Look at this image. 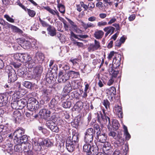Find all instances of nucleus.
I'll return each instance as SVG.
<instances>
[{"label":"nucleus","mask_w":155,"mask_h":155,"mask_svg":"<svg viewBox=\"0 0 155 155\" xmlns=\"http://www.w3.org/2000/svg\"><path fill=\"white\" fill-rule=\"evenodd\" d=\"M54 78L50 77L46 78V81L49 84H51L54 82Z\"/></svg>","instance_id":"obj_58"},{"label":"nucleus","mask_w":155,"mask_h":155,"mask_svg":"<svg viewBox=\"0 0 155 155\" xmlns=\"http://www.w3.org/2000/svg\"><path fill=\"white\" fill-rule=\"evenodd\" d=\"M30 56L27 53H17L15 55V59L21 62H24L28 60V58Z\"/></svg>","instance_id":"obj_10"},{"label":"nucleus","mask_w":155,"mask_h":155,"mask_svg":"<svg viewBox=\"0 0 155 155\" xmlns=\"http://www.w3.org/2000/svg\"><path fill=\"white\" fill-rule=\"evenodd\" d=\"M51 91L49 89L43 88L41 90L42 98L44 101H48L50 99V94Z\"/></svg>","instance_id":"obj_9"},{"label":"nucleus","mask_w":155,"mask_h":155,"mask_svg":"<svg viewBox=\"0 0 155 155\" xmlns=\"http://www.w3.org/2000/svg\"><path fill=\"white\" fill-rule=\"evenodd\" d=\"M107 25V23L106 21H101L98 22L97 24V26L101 27L102 26H105Z\"/></svg>","instance_id":"obj_57"},{"label":"nucleus","mask_w":155,"mask_h":155,"mask_svg":"<svg viewBox=\"0 0 155 155\" xmlns=\"http://www.w3.org/2000/svg\"><path fill=\"white\" fill-rule=\"evenodd\" d=\"M94 130H97V131L102 132V129L101 128L99 125L97 124H95L94 125Z\"/></svg>","instance_id":"obj_54"},{"label":"nucleus","mask_w":155,"mask_h":155,"mask_svg":"<svg viewBox=\"0 0 155 155\" xmlns=\"http://www.w3.org/2000/svg\"><path fill=\"white\" fill-rule=\"evenodd\" d=\"M97 121L101 124H106L107 128H109L111 126L110 123V118L105 115H103L101 113L97 114Z\"/></svg>","instance_id":"obj_3"},{"label":"nucleus","mask_w":155,"mask_h":155,"mask_svg":"<svg viewBox=\"0 0 155 155\" xmlns=\"http://www.w3.org/2000/svg\"><path fill=\"white\" fill-rule=\"evenodd\" d=\"M116 88L114 87H110L107 90V93L110 96L108 97L110 101L113 100L114 98V96L116 94Z\"/></svg>","instance_id":"obj_16"},{"label":"nucleus","mask_w":155,"mask_h":155,"mask_svg":"<svg viewBox=\"0 0 155 155\" xmlns=\"http://www.w3.org/2000/svg\"><path fill=\"white\" fill-rule=\"evenodd\" d=\"M40 140L38 139V138L34 139L32 140V145L34 146H35L36 148V149H37L38 148V147L39 145L40 142Z\"/></svg>","instance_id":"obj_46"},{"label":"nucleus","mask_w":155,"mask_h":155,"mask_svg":"<svg viewBox=\"0 0 155 155\" xmlns=\"http://www.w3.org/2000/svg\"><path fill=\"white\" fill-rule=\"evenodd\" d=\"M39 145L38 148L37 149L38 150H40L41 148V146L50 147L53 144L49 140L45 139L43 140L41 139H40Z\"/></svg>","instance_id":"obj_12"},{"label":"nucleus","mask_w":155,"mask_h":155,"mask_svg":"<svg viewBox=\"0 0 155 155\" xmlns=\"http://www.w3.org/2000/svg\"><path fill=\"white\" fill-rule=\"evenodd\" d=\"M81 25L83 26L85 30H86L87 28H89L87 23L86 24L84 22L82 21L81 22Z\"/></svg>","instance_id":"obj_59"},{"label":"nucleus","mask_w":155,"mask_h":155,"mask_svg":"<svg viewBox=\"0 0 155 155\" xmlns=\"http://www.w3.org/2000/svg\"><path fill=\"white\" fill-rule=\"evenodd\" d=\"M4 17L8 21L10 22L14 23L15 22L13 18H11L8 15H4Z\"/></svg>","instance_id":"obj_50"},{"label":"nucleus","mask_w":155,"mask_h":155,"mask_svg":"<svg viewBox=\"0 0 155 155\" xmlns=\"http://www.w3.org/2000/svg\"><path fill=\"white\" fill-rule=\"evenodd\" d=\"M44 8L52 15H57L58 17H59V13L57 10L56 9L55 10H54L48 6L45 7Z\"/></svg>","instance_id":"obj_31"},{"label":"nucleus","mask_w":155,"mask_h":155,"mask_svg":"<svg viewBox=\"0 0 155 155\" xmlns=\"http://www.w3.org/2000/svg\"><path fill=\"white\" fill-rule=\"evenodd\" d=\"M70 35L71 39V38H75L78 39V40H80V39L78 38V37H79L80 38H85L88 37V36L87 35H78L74 34L72 31H71L70 32Z\"/></svg>","instance_id":"obj_28"},{"label":"nucleus","mask_w":155,"mask_h":155,"mask_svg":"<svg viewBox=\"0 0 155 155\" xmlns=\"http://www.w3.org/2000/svg\"><path fill=\"white\" fill-rule=\"evenodd\" d=\"M46 125L52 131L58 133L59 131L58 127L56 124L51 120H49L46 122Z\"/></svg>","instance_id":"obj_7"},{"label":"nucleus","mask_w":155,"mask_h":155,"mask_svg":"<svg viewBox=\"0 0 155 155\" xmlns=\"http://www.w3.org/2000/svg\"><path fill=\"white\" fill-rule=\"evenodd\" d=\"M22 85L26 88L31 89L33 87L32 84L30 82L25 81L23 82Z\"/></svg>","instance_id":"obj_45"},{"label":"nucleus","mask_w":155,"mask_h":155,"mask_svg":"<svg viewBox=\"0 0 155 155\" xmlns=\"http://www.w3.org/2000/svg\"><path fill=\"white\" fill-rule=\"evenodd\" d=\"M39 21L42 26L44 27L48 28L49 26H51V25H49L46 22L41 20L40 18H39Z\"/></svg>","instance_id":"obj_51"},{"label":"nucleus","mask_w":155,"mask_h":155,"mask_svg":"<svg viewBox=\"0 0 155 155\" xmlns=\"http://www.w3.org/2000/svg\"><path fill=\"white\" fill-rule=\"evenodd\" d=\"M117 134L114 131H110L108 133V135L110 136H111L113 137L116 138Z\"/></svg>","instance_id":"obj_56"},{"label":"nucleus","mask_w":155,"mask_h":155,"mask_svg":"<svg viewBox=\"0 0 155 155\" xmlns=\"http://www.w3.org/2000/svg\"><path fill=\"white\" fill-rule=\"evenodd\" d=\"M3 148H4L8 153L10 154L12 153L13 151V144L9 140H7L6 142L5 143L3 146Z\"/></svg>","instance_id":"obj_13"},{"label":"nucleus","mask_w":155,"mask_h":155,"mask_svg":"<svg viewBox=\"0 0 155 155\" xmlns=\"http://www.w3.org/2000/svg\"><path fill=\"white\" fill-rule=\"evenodd\" d=\"M57 103V101L55 98H53L51 100L50 103L49 104V106L51 108H52L54 107Z\"/></svg>","instance_id":"obj_43"},{"label":"nucleus","mask_w":155,"mask_h":155,"mask_svg":"<svg viewBox=\"0 0 155 155\" xmlns=\"http://www.w3.org/2000/svg\"><path fill=\"white\" fill-rule=\"evenodd\" d=\"M26 62L25 64L26 67L28 68H32L33 66L36 63L35 62V63L32 62V61H31V58L30 56L28 58V60H26Z\"/></svg>","instance_id":"obj_30"},{"label":"nucleus","mask_w":155,"mask_h":155,"mask_svg":"<svg viewBox=\"0 0 155 155\" xmlns=\"http://www.w3.org/2000/svg\"><path fill=\"white\" fill-rule=\"evenodd\" d=\"M67 140H70V141H71L76 144V143L78 141V135L76 134L73 135L72 137L70 136L68 137Z\"/></svg>","instance_id":"obj_32"},{"label":"nucleus","mask_w":155,"mask_h":155,"mask_svg":"<svg viewBox=\"0 0 155 155\" xmlns=\"http://www.w3.org/2000/svg\"><path fill=\"white\" fill-rule=\"evenodd\" d=\"M28 140V137L26 135L24 134L19 139H18V144L25 143Z\"/></svg>","instance_id":"obj_37"},{"label":"nucleus","mask_w":155,"mask_h":155,"mask_svg":"<svg viewBox=\"0 0 155 155\" xmlns=\"http://www.w3.org/2000/svg\"><path fill=\"white\" fill-rule=\"evenodd\" d=\"M27 100L24 99H21L18 101H14L13 103H12L11 106L13 109L18 108L17 107L14 106V104H17V106L19 107V108H22L24 107L26 105L27 103Z\"/></svg>","instance_id":"obj_5"},{"label":"nucleus","mask_w":155,"mask_h":155,"mask_svg":"<svg viewBox=\"0 0 155 155\" xmlns=\"http://www.w3.org/2000/svg\"><path fill=\"white\" fill-rule=\"evenodd\" d=\"M120 124L117 120H112V127L115 130H117L118 129Z\"/></svg>","instance_id":"obj_41"},{"label":"nucleus","mask_w":155,"mask_h":155,"mask_svg":"<svg viewBox=\"0 0 155 155\" xmlns=\"http://www.w3.org/2000/svg\"><path fill=\"white\" fill-rule=\"evenodd\" d=\"M108 71L109 74L111 75L110 79L108 81L107 84L109 86L111 85L114 83V79L117 77V74H118V72L117 71H112V68L108 69Z\"/></svg>","instance_id":"obj_11"},{"label":"nucleus","mask_w":155,"mask_h":155,"mask_svg":"<svg viewBox=\"0 0 155 155\" xmlns=\"http://www.w3.org/2000/svg\"><path fill=\"white\" fill-rule=\"evenodd\" d=\"M94 44H91L88 47V51L89 52L93 51L98 49L100 48L99 42L95 40Z\"/></svg>","instance_id":"obj_15"},{"label":"nucleus","mask_w":155,"mask_h":155,"mask_svg":"<svg viewBox=\"0 0 155 155\" xmlns=\"http://www.w3.org/2000/svg\"><path fill=\"white\" fill-rule=\"evenodd\" d=\"M114 109L115 111L118 113V115L120 118H122L123 117V113L122 109L121 106L118 105H115L114 106Z\"/></svg>","instance_id":"obj_29"},{"label":"nucleus","mask_w":155,"mask_h":155,"mask_svg":"<svg viewBox=\"0 0 155 155\" xmlns=\"http://www.w3.org/2000/svg\"><path fill=\"white\" fill-rule=\"evenodd\" d=\"M69 77H72L73 78H76L79 75L78 72L74 71H71L68 72Z\"/></svg>","instance_id":"obj_42"},{"label":"nucleus","mask_w":155,"mask_h":155,"mask_svg":"<svg viewBox=\"0 0 155 155\" xmlns=\"http://www.w3.org/2000/svg\"><path fill=\"white\" fill-rule=\"evenodd\" d=\"M58 7L59 8V10L60 12L62 13H65V9L64 5L60 4L58 5Z\"/></svg>","instance_id":"obj_49"},{"label":"nucleus","mask_w":155,"mask_h":155,"mask_svg":"<svg viewBox=\"0 0 155 155\" xmlns=\"http://www.w3.org/2000/svg\"><path fill=\"white\" fill-rule=\"evenodd\" d=\"M97 2L96 4V6L101 9H102L104 6H105L103 3H108V1L107 0H97Z\"/></svg>","instance_id":"obj_26"},{"label":"nucleus","mask_w":155,"mask_h":155,"mask_svg":"<svg viewBox=\"0 0 155 155\" xmlns=\"http://www.w3.org/2000/svg\"><path fill=\"white\" fill-rule=\"evenodd\" d=\"M11 130L7 127L5 131V132H4L3 133V135H4L5 134H7V136H8V137H10L11 136V134H9L11 132Z\"/></svg>","instance_id":"obj_55"},{"label":"nucleus","mask_w":155,"mask_h":155,"mask_svg":"<svg viewBox=\"0 0 155 155\" xmlns=\"http://www.w3.org/2000/svg\"><path fill=\"white\" fill-rule=\"evenodd\" d=\"M8 73V81L13 82L17 79V76L15 71L12 68L10 69Z\"/></svg>","instance_id":"obj_8"},{"label":"nucleus","mask_w":155,"mask_h":155,"mask_svg":"<svg viewBox=\"0 0 155 155\" xmlns=\"http://www.w3.org/2000/svg\"><path fill=\"white\" fill-rule=\"evenodd\" d=\"M14 26L9 23L8 22H6V24L5 25V26L6 27H7L8 28H10L12 29L14 27Z\"/></svg>","instance_id":"obj_64"},{"label":"nucleus","mask_w":155,"mask_h":155,"mask_svg":"<svg viewBox=\"0 0 155 155\" xmlns=\"http://www.w3.org/2000/svg\"><path fill=\"white\" fill-rule=\"evenodd\" d=\"M29 15L31 17H33L35 15V12L33 10L27 8V10Z\"/></svg>","instance_id":"obj_52"},{"label":"nucleus","mask_w":155,"mask_h":155,"mask_svg":"<svg viewBox=\"0 0 155 155\" xmlns=\"http://www.w3.org/2000/svg\"><path fill=\"white\" fill-rule=\"evenodd\" d=\"M24 152L25 155H33V152L29 148V146H26L25 148L24 149Z\"/></svg>","instance_id":"obj_40"},{"label":"nucleus","mask_w":155,"mask_h":155,"mask_svg":"<svg viewBox=\"0 0 155 155\" xmlns=\"http://www.w3.org/2000/svg\"><path fill=\"white\" fill-rule=\"evenodd\" d=\"M15 92L14 91H12V90H8L6 92V93L9 95V96H11L12 95V96H14V93Z\"/></svg>","instance_id":"obj_63"},{"label":"nucleus","mask_w":155,"mask_h":155,"mask_svg":"<svg viewBox=\"0 0 155 155\" xmlns=\"http://www.w3.org/2000/svg\"><path fill=\"white\" fill-rule=\"evenodd\" d=\"M115 28L112 26H108L105 27L103 29L104 31L106 32L105 36L106 37L108 34H112L115 30Z\"/></svg>","instance_id":"obj_23"},{"label":"nucleus","mask_w":155,"mask_h":155,"mask_svg":"<svg viewBox=\"0 0 155 155\" xmlns=\"http://www.w3.org/2000/svg\"><path fill=\"white\" fill-rule=\"evenodd\" d=\"M75 144L70 140H67L66 141V147L67 150L70 152H73L75 148Z\"/></svg>","instance_id":"obj_20"},{"label":"nucleus","mask_w":155,"mask_h":155,"mask_svg":"<svg viewBox=\"0 0 155 155\" xmlns=\"http://www.w3.org/2000/svg\"><path fill=\"white\" fill-rule=\"evenodd\" d=\"M26 146H23L20 144L15 145L14 147V150L15 151L19 153L24 152V149L25 148Z\"/></svg>","instance_id":"obj_25"},{"label":"nucleus","mask_w":155,"mask_h":155,"mask_svg":"<svg viewBox=\"0 0 155 155\" xmlns=\"http://www.w3.org/2000/svg\"><path fill=\"white\" fill-rule=\"evenodd\" d=\"M39 104L38 101L34 98L31 97L28 100L27 107L30 111H35L39 108Z\"/></svg>","instance_id":"obj_1"},{"label":"nucleus","mask_w":155,"mask_h":155,"mask_svg":"<svg viewBox=\"0 0 155 155\" xmlns=\"http://www.w3.org/2000/svg\"><path fill=\"white\" fill-rule=\"evenodd\" d=\"M44 56L43 54L41 52H38L36 53L34 57V61L35 63H41L44 60Z\"/></svg>","instance_id":"obj_18"},{"label":"nucleus","mask_w":155,"mask_h":155,"mask_svg":"<svg viewBox=\"0 0 155 155\" xmlns=\"http://www.w3.org/2000/svg\"><path fill=\"white\" fill-rule=\"evenodd\" d=\"M96 17L94 16L90 17L88 19V21L91 22L94 21L96 20Z\"/></svg>","instance_id":"obj_62"},{"label":"nucleus","mask_w":155,"mask_h":155,"mask_svg":"<svg viewBox=\"0 0 155 155\" xmlns=\"http://www.w3.org/2000/svg\"><path fill=\"white\" fill-rule=\"evenodd\" d=\"M12 30L15 32L18 33L19 34H21L23 33L22 30L15 26L13 28Z\"/></svg>","instance_id":"obj_53"},{"label":"nucleus","mask_w":155,"mask_h":155,"mask_svg":"<svg viewBox=\"0 0 155 155\" xmlns=\"http://www.w3.org/2000/svg\"><path fill=\"white\" fill-rule=\"evenodd\" d=\"M98 152V149L97 146L92 145L87 155H96Z\"/></svg>","instance_id":"obj_22"},{"label":"nucleus","mask_w":155,"mask_h":155,"mask_svg":"<svg viewBox=\"0 0 155 155\" xmlns=\"http://www.w3.org/2000/svg\"><path fill=\"white\" fill-rule=\"evenodd\" d=\"M90 5V6H89V10L92 11V9H93L95 7V5L93 3H90L88 4V6H89Z\"/></svg>","instance_id":"obj_61"},{"label":"nucleus","mask_w":155,"mask_h":155,"mask_svg":"<svg viewBox=\"0 0 155 155\" xmlns=\"http://www.w3.org/2000/svg\"><path fill=\"white\" fill-rule=\"evenodd\" d=\"M7 100V97L4 94H0V107L5 105Z\"/></svg>","instance_id":"obj_24"},{"label":"nucleus","mask_w":155,"mask_h":155,"mask_svg":"<svg viewBox=\"0 0 155 155\" xmlns=\"http://www.w3.org/2000/svg\"><path fill=\"white\" fill-rule=\"evenodd\" d=\"M18 75L21 77H24L27 73V70L25 69L22 68L18 70Z\"/></svg>","instance_id":"obj_34"},{"label":"nucleus","mask_w":155,"mask_h":155,"mask_svg":"<svg viewBox=\"0 0 155 155\" xmlns=\"http://www.w3.org/2000/svg\"><path fill=\"white\" fill-rule=\"evenodd\" d=\"M21 94L19 91H17L14 93V96H12V98L15 100V99L19 98L21 96Z\"/></svg>","instance_id":"obj_48"},{"label":"nucleus","mask_w":155,"mask_h":155,"mask_svg":"<svg viewBox=\"0 0 155 155\" xmlns=\"http://www.w3.org/2000/svg\"><path fill=\"white\" fill-rule=\"evenodd\" d=\"M95 131L92 128L86 130L84 133V141L85 143H91L93 141Z\"/></svg>","instance_id":"obj_2"},{"label":"nucleus","mask_w":155,"mask_h":155,"mask_svg":"<svg viewBox=\"0 0 155 155\" xmlns=\"http://www.w3.org/2000/svg\"><path fill=\"white\" fill-rule=\"evenodd\" d=\"M71 103L70 101H66L62 104V106L65 108H70L71 107Z\"/></svg>","instance_id":"obj_44"},{"label":"nucleus","mask_w":155,"mask_h":155,"mask_svg":"<svg viewBox=\"0 0 155 155\" xmlns=\"http://www.w3.org/2000/svg\"><path fill=\"white\" fill-rule=\"evenodd\" d=\"M120 56L117 55V57H116L114 58L113 61V64H110L109 65L108 69L112 68V71H117L118 73V70L117 69V68L120 65Z\"/></svg>","instance_id":"obj_4"},{"label":"nucleus","mask_w":155,"mask_h":155,"mask_svg":"<svg viewBox=\"0 0 155 155\" xmlns=\"http://www.w3.org/2000/svg\"><path fill=\"white\" fill-rule=\"evenodd\" d=\"M13 116L15 120L18 121L21 117V114L18 110H16L13 112Z\"/></svg>","instance_id":"obj_36"},{"label":"nucleus","mask_w":155,"mask_h":155,"mask_svg":"<svg viewBox=\"0 0 155 155\" xmlns=\"http://www.w3.org/2000/svg\"><path fill=\"white\" fill-rule=\"evenodd\" d=\"M42 71V67L40 65L34 68L33 73L35 77H38L41 75Z\"/></svg>","instance_id":"obj_21"},{"label":"nucleus","mask_w":155,"mask_h":155,"mask_svg":"<svg viewBox=\"0 0 155 155\" xmlns=\"http://www.w3.org/2000/svg\"><path fill=\"white\" fill-rule=\"evenodd\" d=\"M72 90L70 82H68L64 88V90L66 92L69 93Z\"/></svg>","instance_id":"obj_38"},{"label":"nucleus","mask_w":155,"mask_h":155,"mask_svg":"<svg viewBox=\"0 0 155 155\" xmlns=\"http://www.w3.org/2000/svg\"><path fill=\"white\" fill-rule=\"evenodd\" d=\"M70 77L68 72L60 71L58 74V81L59 83L64 82L68 80Z\"/></svg>","instance_id":"obj_6"},{"label":"nucleus","mask_w":155,"mask_h":155,"mask_svg":"<svg viewBox=\"0 0 155 155\" xmlns=\"http://www.w3.org/2000/svg\"><path fill=\"white\" fill-rule=\"evenodd\" d=\"M41 115L43 116L45 119H48L50 117V115H51V112L49 110L45 109H43L41 110L40 111Z\"/></svg>","instance_id":"obj_19"},{"label":"nucleus","mask_w":155,"mask_h":155,"mask_svg":"<svg viewBox=\"0 0 155 155\" xmlns=\"http://www.w3.org/2000/svg\"><path fill=\"white\" fill-rule=\"evenodd\" d=\"M102 103L106 109H107L108 108H110V103L107 100H104Z\"/></svg>","instance_id":"obj_47"},{"label":"nucleus","mask_w":155,"mask_h":155,"mask_svg":"<svg viewBox=\"0 0 155 155\" xmlns=\"http://www.w3.org/2000/svg\"><path fill=\"white\" fill-rule=\"evenodd\" d=\"M25 134V130L22 128H20L17 130L13 134V136L15 137V140H18Z\"/></svg>","instance_id":"obj_17"},{"label":"nucleus","mask_w":155,"mask_h":155,"mask_svg":"<svg viewBox=\"0 0 155 155\" xmlns=\"http://www.w3.org/2000/svg\"><path fill=\"white\" fill-rule=\"evenodd\" d=\"M123 128L124 129V135L125 136V138L126 140H128L130 138V135L128 132L127 127L124 125Z\"/></svg>","instance_id":"obj_35"},{"label":"nucleus","mask_w":155,"mask_h":155,"mask_svg":"<svg viewBox=\"0 0 155 155\" xmlns=\"http://www.w3.org/2000/svg\"><path fill=\"white\" fill-rule=\"evenodd\" d=\"M97 137L99 142L104 143L107 140V136L106 134L102 132L97 131Z\"/></svg>","instance_id":"obj_14"},{"label":"nucleus","mask_w":155,"mask_h":155,"mask_svg":"<svg viewBox=\"0 0 155 155\" xmlns=\"http://www.w3.org/2000/svg\"><path fill=\"white\" fill-rule=\"evenodd\" d=\"M104 35V32L101 30H97L94 34V37L97 39L102 38Z\"/></svg>","instance_id":"obj_33"},{"label":"nucleus","mask_w":155,"mask_h":155,"mask_svg":"<svg viewBox=\"0 0 155 155\" xmlns=\"http://www.w3.org/2000/svg\"><path fill=\"white\" fill-rule=\"evenodd\" d=\"M48 31V34L51 36H54L56 35V30L55 28L51 25L49 26L47 28Z\"/></svg>","instance_id":"obj_27"},{"label":"nucleus","mask_w":155,"mask_h":155,"mask_svg":"<svg viewBox=\"0 0 155 155\" xmlns=\"http://www.w3.org/2000/svg\"><path fill=\"white\" fill-rule=\"evenodd\" d=\"M90 143H85L83 146V150L86 153V154L89 151V150L91 146L90 144Z\"/></svg>","instance_id":"obj_39"},{"label":"nucleus","mask_w":155,"mask_h":155,"mask_svg":"<svg viewBox=\"0 0 155 155\" xmlns=\"http://www.w3.org/2000/svg\"><path fill=\"white\" fill-rule=\"evenodd\" d=\"M117 20L116 18L114 17L112 18L110 21L108 22V25H110L112 24L113 23H114Z\"/></svg>","instance_id":"obj_60"}]
</instances>
